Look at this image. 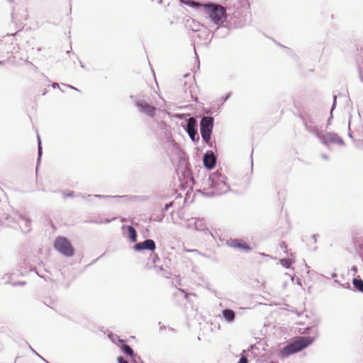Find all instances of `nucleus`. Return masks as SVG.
I'll return each mask as SVG.
<instances>
[{"label":"nucleus","instance_id":"1","mask_svg":"<svg viewBox=\"0 0 363 363\" xmlns=\"http://www.w3.org/2000/svg\"><path fill=\"white\" fill-rule=\"evenodd\" d=\"M226 177L222 174L220 170H217L209 175V177L203 181V190L199 192L203 195L212 197L215 196L222 195L230 190V186L226 182Z\"/></svg>","mask_w":363,"mask_h":363},{"label":"nucleus","instance_id":"2","mask_svg":"<svg viewBox=\"0 0 363 363\" xmlns=\"http://www.w3.org/2000/svg\"><path fill=\"white\" fill-rule=\"evenodd\" d=\"M315 340V337L310 336H300L291 342L284 346L280 351V357L286 358L289 356L298 352L311 345Z\"/></svg>","mask_w":363,"mask_h":363},{"label":"nucleus","instance_id":"3","mask_svg":"<svg viewBox=\"0 0 363 363\" xmlns=\"http://www.w3.org/2000/svg\"><path fill=\"white\" fill-rule=\"evenodd\" d=\"M203 8L205 9V13L208 15L211 22L214 24L220 25L227 20L226 9L223 6L208 2L203 5Z\"/></svg>","mask_w":363,"mask_h":363},{"label":"nucleus","instance_id":"4","mask_svg":"<svg viewBox=\"0 0 363 363\" xmlns=\"http://www.w3.org/2000/svg\"><path fill=\"white\" fill-rule=\"evenodd\" d=\"M131 99L140 113L150 118H154L155 116L157 111L156 107L152 106L144 97L138 95L135 96H132Z\"/></svg>","mask_w":363,"mask_h":363},{"label":"nucleus","instance_id":"5","mask_svg":"<svg viewBox=\"0 0 363 363\" xmlns=\"http://www.w3.org/2000/svg\"><path fill=\"white\" fill-rule=\"evenodd\" d=\"M54 248L66 257H71L74 255V250L70 241L62 236H59L55 238L54 241Z\"/></svg>","mask_w":363,"mask_h":363},{"label":"nucleus","instance_id":"6","mask_svg":"<svg viewBox=\"0 0 363 363\" xmlns=\"http://www.w3.org/2000/svg\"><path fill=\"white\" fill-rule=\"evenodd\" d=\"M214 118L211 116H203L200 121V133L203 141L209 143L213 131Z\"/></svg>","mask_w":363,"mask_h":363},{"label":"nucleus","instance_id":"7","mask_svg":"<svg viewBox=\"0 0 363 363\" xmlns=\"http://www.w3.org/2000/svg\"><path fill=\"white\" fill-rule=\"evenodd\" d=\"M9 209L10 207L8 203L0 200V224L11 226L15 223V218H11L8 213Z\"/></svg>","mask_w":363,"mask_h":363},{"label":"nucleus","instance_id":"8","mask_svg":"<svg viewBox=\"0 0 363 363\" xmlns=\"http://www.w3.org/2000/svg\"><path fill=\"white\" fill-rule=\"evenodd\" d=\"M320 141L324 145L328 147L330 144H336L339 145H344V140L341 137H340L337 133H327L326 134H323Z\"/></svg>","mask_w":363,"mask_h":363},{"label":"nucleus","instance_id":"9","mask_svg":"<svg viewBox=\"0 0 363 363\" xmlns=\"http://www.w3.org/2000/svg\"><path fill=\"white\" fill-rule=\"evenodd\" d=\"M185 130L192 141H198L199 140L196 118L190 117L187 119Z\"/></svg>","mask_w":363,"mask_h":363},{"label":"nucleus","instance_id":"10","mask_svg":"<svg viewBox=\"0 0 363 363\" xmlns=\"http://www.w3.org/2000/svg\"><path fill=\"white\" fill-rule=\"evenodd\" d=\"M303 123L305 126L306 130L314 135L319 140L320 139L323 133L321 131L318 129L317 124L315 122L311 119V118H303Z\"/></svg>","mask_w":363,"mask_h":363},{"label":"nucleus","instance_id":"11","mask_svg":"<svg viewBox=\"0 0 363 363\" xmlns=\"http://www.w3.org/2000/svg\"><path fill=\"white\" fill-rule=\"evenodd\" d=\"M203 164L204 167L210 170L215 167L216 156L213 151L208 150L203 155Z\"/></svg>","mask_w":363,"mask_h":363},{"label":"nucleus","instance_id":"12","mask_svg":"<svg viewBox=\"0 0 363 363\" xmlns=\"http://www.w3.org/2000/svg\"><path fill=\"white\" fill-rule=\"evenodd\" d=\"M156 248L155 242L152 239H146L143 242L136 243L133 246L135 251L150 250L154 251Z\"/></svg>","mask_w":363,"mask_h":363},{"label":"nucleus","instance_id":"13","mask_svg":"<svg viewBox=\"0 0 363 363\" xmlns=\"http://www.w3.org/2000/svg\"><path fill=\"white\" fill-rule=\"evenodd\" d=\"M186 228L195 230H203L206 228L205 222L200 218H191L188 220Z\"/></svg>","mask_w":363,"mask_h":363},{"label":"nucleus","instance_id":"14","mask_svg":"<svg viewBox=\"0 0 363 363\" xmlns=\"http://www.w3.org/2000/svg\"><path fill=\"white\" fill-rule=\"evenodd\" d=\"M17 216V222L18 223L21 230L25 233L30 232L31 230V220L21 214H18Z\"/></svg>","mask_w":363,"mask_h":363},{"label":"nucleus","instance_id":"15","mask_svg":"<svg viewBox=\"0 0 363 363\" xmlns=\"http://www.w3.org/2000/svg\"><path fill=\"white\" fill-rule=\"evenodd\" d=\"M222 317L228 323L235 321V313L232 309L226 308L222 311Z\"/></svg>","mask_w":363,"mask_h":363},{"label":"nucleus","instance_id":"16","mask_svg":"<svg viewBox=\"0 0 363 363\" xmlns=\"http://www.w3.org/2000/svg\"><path fill=\"white\" fill-rule=\"evenodd\" d=\"M228 244L230 247L234 248H240L246 251H250L251 247L245 242H241L237 239L230 240Z\"/></svg>","mask_w":363,"mask_h":363},{"label":"nucleus","instance_id":"17","mask_svg":"<svg viewBox=\"0 0 363 363\" xmlns=\"http://www.w3.org/2000/svg\"><path fill=\"white\" fill-rule=\"evenodd\" d=\"M201 26L200 23L194 19L187 20L186 23V27L192 32L199 31Z\"/></svg>","mask_w":363,"mask_h":363},{"label":"nucleus","instance_id":"18","mask_svg":"<svg viewBox=\"0 0 363 363\" xmlns=\"http://www.w3.org/2000/svg\"><path fill=\"white\" fill-rule=\"evenodd\" d=\"M121 349L123 351V352L128 356H130L134 362L135 360V353L133 350V349L127 344H122L121 346Z\"/></svg>","mask_w":363,"mask_h":363},{"label":"nucleus","instance_id":"19","mask_svg":"<svg viewBox=\"0 0 363 363\" xmlns=\"http://www.w3.org/2000/svg\"><path fill=\"white\" fill-rule=\"evenodd\" d=\"M128 238L131 242H135L137 240V232L136 230L132 226H128Z\"/></svg>","mask_w":363,"mask_h":363},{"label":"nucleus","instance_id":"20","mask_svg":"<svg viewBox=\"0 0 363 363\" xmlns=\"http://www.w3.org/2000/svg\"><path fill=\"white\" fill-rule=\"evenodd\" d=\"M179 1L182 4H184L189 6L192 8H199V7L203 8V5H205V4L199 3L194 0H187V1L179 0Z\"/></svg>","mask_w":363,"mask_h":363},{"label":"nucleus","instance_id":"21","mask_svg":"<svg viewBox=\"0 0 363 363\" xmlns=\"http://www.w3.org/2000/svg\"><path fill=\"white\" fill-rule=\"evenodd\" d=\"M352 284L357 290L363 293V280L362 279L354 278L352 280Z\"/></svg>","mask_w":363,"mask_h":363},{"label":"nucleus","instance_id":"22","mask_svg":"<svg viewBox=\"0 0 363 363\" xmlns=\"http://www.w3.org/2000/svg\"><path fill=\"white\" fill-rule=\"evenodd\" d=\"M94 197L98 199H115L116 201H118L121 199H125L128 197V196H105V195H101V194H96L94 195Z\"/></svg>","mask_w":363,"mask_h":363},{"label":"nucleus","instance_id":"23","mask_svg":"<svg viewBox=\"0 0 363 363\" xmlns=\"http://www.w3.org/2000/svg\"><path fill=\"white\" fill-rule=\"evenodd\" d=\"M280 262H281V264L284 267L287 268V269H289L291 264V260L290 259H287V258L281 259Z\"/></svg>","mask_w":363,"mask_h":363},{"label":"nucleus","instance_id":"24","mask_svg":"<svg viewBox=\"0 0 363 363\" xmlns=\"http://www.w3.org/2000/svg\"><path fill=\"white\" fill-rule=\"evenodd\" d=\"M164 215L161 213L160 215L153 216L151 217V220L155 222L161 223L163 220Z\"/></svg>","mask_w":363,"mask_h":363},{"label":"nucleus","instance_id":"25","mask_svg":"<svg viewBox=\"0 0 363 363\" xmlns=\"http://www.w3.org/2000/svg\"><path fill=\"white\" fill-rule=\"evenodd\" d=\"M336 100H337V96L335 95H334L333 96V103L332 108H331V110H330V117L328 120V123H330V120L333 118V110L335 108Z\"/></svg>","mask_w":363,"mask_h":363},{"label":"nucleus","instance_id":"26","mask_svg":"<svg viewBox=\"0 0 363 363\" xmlns=\"http://www.w3.org/2000/svg\"><path fill=\"white\" fill-rule=\"evenodd\" d=\"M38 161L40 160L41 155H42V146H41V141L40 139V137L38 136Z\"/></svg>","mask_w":363,"mask_h":363},{"label":"nucleus","instance_id":"27","mask_svg":"<svg viewBox=\"0 0 363 363\" xmlns=\"http://www.w3.org/2000/svg\"><path fill=\"white\" fill-rule=\"evenodd\" d=\"M173 205V202H169L168 203H166L164 206L162 208V211L164 212L167 211L169 208H170Z\"/></svg>","mask_w":363,"mask_h":363},{"label":"nucleus","instance_id":"28","mask_svg":"<svg viewBox=\"0 0 363 363\" xmlns=\"http://www.w3.org/2000/svg\"><path fill=\"white\" fill-rule=\"evenodd\" d=\"M115 220V218H112V219H105V220H100V221H96V223H101V224H102V223H106V224H107V223H109L110 222H111V221H112V220Z\"/></svg>","mask_w":363,"mask_h":363},{"label":"nucleus","instance_id":"29","mask_svg":"<svg viewBox=\"0 0 363 363\" xmlns=\"http://www.w3.org/2000/svg\"><path fill=\"white\" fill-rule=\"evenodd\" d=\"M238 363H248V360L245 357H242Z\"/></svg>","mask_w":363,"mask_h":363},{"label":"nucleus","instance_id":"30","mask_svg":"<svg viewBox=\"0 0 363 363\" xmlns=\"http://www.w3.org/2000/svg\"><path fill=\"white\" fill-rule=\"evenodd\" d=\"M230 94L229 93V94H228L226 96H223V97L220 99V101H222V102H223H223H225V101H226L228 99V98L230 97Z\"/></svg>","mask_w":363,"mask_h":363},{"label":"nucleus","instance_id":"31","mask_svg":"<svg viewBox=\"0 0 363 363\" xmlns=\"http://www.w3.org/2000/svg\"><path fill=\"white\" fill-rule=\"evenodd\" d=\"M25 282L23 281H19V282H13L12 283L13 286H17V285H24Z\"/></svg>","mask_w":363,"mask_h":363},{"label":"nucleus","instance_id":"32","mask_svg":"<svg viewBox=\"0 0 363 363\" xmlns=\"http://www.w3.org/2000/svg\"><path fill=\"white\" fill-rule=\"evenodd\" d=\"M322 157H323V159H324L325 160H329V157L327 155H325V154H323L322 155Z\"/></svg>","mask_w":363,"mask_h":363},{"label":"nucleus","instance_id":"33","mask_svg":"<svg viewBox=\"0 0 363 363\" xmlns=\"http://www.w3.org/2000/svg\"><path fill=\"white\" fill-rule=\"evenodd\" d=\"M359 72L360 76H362V73H363V69L360 65H359Z\"/></svg>","mask_w":363,"mask_h":363},{"label":"nucleus","instance_id":"34","mask_svg":"<svg viewBox=\"0 0 363 363\" xmlns=\"http://www.w3.org/2000/svg\"><path fill=\"white\" fill-rule=\"evenodd\" d=\"M74 191H71L70 193H69L67 196H69V197H73L74 196Z\"/></svg>","mask_w":363,"mask_h":363},{"label":"nucleus","instance_id":"35","mask_svg":"<svg viewBox=\"0 0 363 363\" xmlns=\"http://www.w3.org/2000/svg\"><path fill=\"white\" fill-rule=\"evenodd\" d=\"M69 88L72 89H74L76 91H79L77 88L74 87L73 86H71V85H68L67 86Z\"/></svg>","mask_w":363,"mask_h":363},{"label":"nucleus","instance_id":"36","mask_svg":"<svg viewBox=\"0 0 363 363\" xmlns=\"http://www.w3.org/2000/svg\"><path fill=\"white\" fill-rule=\"evenodd\" d=\"M52 87L53 88L59 87V84L57 83H54V84H52Z\"/></svg>","mask_w":363,"mask_h":363},{"label":"nucleus","instance_id":"37","mask_svg":"<svg viewBox=\"0 0 363 363\" xmlns=\"http://www.w3.org/2000/svg\"><path fill=\"white\" fill-rule=\"evenodd\" d=\"M311 237H312L313 240H314V242H316V235H313Z\"/></svg>","mask_w":363,"mask_h":363},{"label":"nucleus","instance_id":"38","mask_svg":"<svg viewBox=\"0 0 363 363\" xmlns=\"http://www.w3.org/2000/svg\"><path fill=\"white\" fill-rule=\"evenodd\" d=\"M79 63H80L81 67L84 68V65L81 61H79Z\"/></svg>","mask_w":363,"mask_h":363},{"label":"nucleus","instance_id":"39","mask_svg":"<svg viewBox=\"0 0 363 363\" xmlns=\"http://www.w3.org/2000/svg\"><path fill=\"white\" fill-rule=\"evenodd\" d=\"M79 63H80L81 67L84 68V65L81 61H79Z\"/></svg>","mask_w":363,"mask_h":363},{"label":"nucleus","instance_id":"40","mask_svg":"<svg viewBox=\"0 0 363 363\" xmlns=\"http://www.w3.org/2000/svg\"><path fill=\"white\" fill-rule=\"evenodd\" d=\"M189 296V294H185V296H185V298L188 299Z\"/></svg>","mask_w":363,"mask_h":363},{"label":"nucleus","instance_id":"41","mask_svg":"<svg viewBox=\"0 0 363 363\" xmlns=\"http://www.w3.org/2000/svg\"><path fill=\"white\" fill-rule=\"evenodd\" d=\"M4 63H5V62H4V61H0V65H4Z\"/></svg>","mask_w":363,"mask_h":363},{"label":"nucleus","instance_id":"42","mask_svg":"<svg viewBox=\"0 0 363 363\" xmlns=\"http://www.w3.org/2000/svg\"><path fill=\"white\" fill-rule=\"evenodd\" d=\"M281 247L282 248H286V245L284 243L283 245H281Z\"/></svg>","mask_w":363,"mask_h":363},{"label":"nucleus","instance_id":"43","mask_svg":"<svg viewBox=\"0 0 363 363\" xmlns=\"http://www.w3.org/2000/svg\"><path fill=\"white\" fill-rule=\"evenodd\" d=\"M188 252H196L197 250H187Z\"/></svg>","mask_w":363,"mask_h":363},{"label":"nucleus","instance_id":"44","mask_svg":"<svg viewBox=\"0 0 363 363\" xmlns=\"http://www.w3.org/2000/svg\"><path fill=\"white\" fill-rule=\"evenodd\" d=\"M348 135H349V137H350V138H352V133H348Z\"/></svg>","mask_w":363,"mask_h":363},{"label":"nucleus","instance_id":"45","mask_svg":"<svg viewBox=\"0 0 363 363\" xmlns=\"http://www.w3.org/2000/svg\"><path fill=\"white\" fill-rule=\"evenodd\" d=\"M336 276H337V275H336V274H335V273H333V275H332V277H335Z\"/></svg>","mask_w":363,"mask_h":363},{"label":"nucleus","instance_id":"46","mask_svg":"<svg viewBox=\"0 0 363 363\" xmlns=\"http://www.w3.org/2000/svg\"><path fill=\"white\" fill-rule=\"evenodd\" d=\"M14 14H15V9H13V11L12 16H13Z\"/></svg>","mask_w":363,"mask_h":363}]
</instances>
